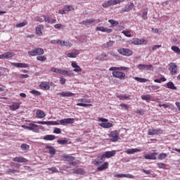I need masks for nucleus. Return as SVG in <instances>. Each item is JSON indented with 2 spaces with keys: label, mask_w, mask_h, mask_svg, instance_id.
<instances>
[{
  "label": "nucleus",
  "mask_w": 180,
  "mask_h": 180,
  "mask_svg": "<svg viewBox=\"0 0 180 180\" xmlns=\"http://www.w3.org/2000/svg\"><path fill=\"white\" fill-rule=\"evenodd\" d=\"M115 155H116V150L106 151L101 156H98L96 159L93 160L92 164L95 165V167H98L96 171H105V169L109 168V162H103L105 158H112V157H115Z\"/></svg>",
  "instance_id": "obj_1"
},
{
  "label": "nucleus",
  "mask_w": 180,
  "mask_h": 180,
  "mask_svg": "<svg viewBox=\"0 0 180 180\" xmlns=\"http://www.w3.org/2000/svg\"><path fill=\"white\" fill-rule=\"evenodd\" d=\"M98 122H102L103 123H100L99 126L103 127V129H110L113 126V124L108 122L109 120L106 118H101L99 117L98 120Z\"/></svg>",
  "instance_id": "obj_2"
},
{
  "label": "nucleus",
  "mask_w": 180,
  "mask_h": 180,
  "mask_svg": "<svg viewBox=\"0 0 180 180\" xmlns=\"http://www.w3.org/2000/svg\"><path fill=\"white\" fill-rule=\"evenodd\" d=\"M120 134L117 130L112 131L108 134V137L110 139V141L116 143L119 140Z\"/></svg>",
  "instance_id": "obj_3"
},
{
  "label": "nucleus",
  "mask_w": 180,
  "mask_h": 180,
  "mask_svg": "<svg viewBox=\"0 0 180 180\" xmlns=\"http://www.w3.org/2000/svg\"><path fill=\"white\" fill-rule=\"evenodd\" d=\"M29 56H32V57H34L35 56H41L44 54V50L41 48H37L34 50L28 51Z\"/></svg>",
  "instance_id": "obj_4"
},
{
  "label": "nucleus",
  "mask_w": 180,
  "mask_h": 180,
  "mask_svg": "<svg viewBox=\"0 0 180 180\" xmlns=\"http://www.w3.org/2000/svg\"><path fill=\"white\" fill-rule=\"evenodd\" d=\"M117 52L119 54H121L122 56H125L126 57H130V56H133V51L129 49H117Z\"/></svg>",
  "instance_id": "obj_5"
},
{
  "label": "nucleus",
  "mask_w": 180,
  "mask_h": 180,
  "mask_svg": "<svg viewBox=\"0 0 180 180\" xmlns=\"http://www.w3.org/2000/svg\"><path fill=\"white\" fill-rule=\"evenodd\" d=\"M169 71L171 75H176L178 74V66L174 63H171L168 65Z\"/></svg>",
  "instance_id": "obj_6"
},
{
  "label": "nucleus",
  "mask_w": 180,
  "mask_h": 180,
  "mask_svg": "<svg viewBox=\"0 0 180 180\" xmlns=\"http://www.w3.org/2000/svg\"><path fill=\"white\" fill-rule=\"evenodd\" d=\"M112 76L114 78H118V79H125L126 74L123 72H120L118 70H112Z\"/></svg>",
  "instance_id": "obj_7"
},
{
  "label": "nucleus",
  "mask_w": 180,
  "mask_h": 180,
  "mask_svg": "<svg viewBox=\"0 0 180 180\" xmlns=\"http://www.w3.org/2000/svg\"><path fill=\"white\" fill-rule=\"evenodd\" d=\"M120 2H121L120 0H110L104 2L102 6L103 8H109V6H112L113 5H117L118 4H120Z\"/></svg>",
  "instance_id": "obj_8"
},
{
  "label": "nucleus",
  "mask_w": 180,
  "mask_h": 180,
  "mask_svg": "<svg viewBox=\"0 0 180 180\" xmlns=\"http://www.w3.org/2000/svg\"><path fill=\"white\" fill-rule=\"evenodd\" d=\"M38 124H46V126H58L60 124V120L59 122L56 121H38L37 122Z\"/></svg>",
  "instance_id": "obj_9"
},
{
  "label": "nucleus",
  "mask_w": 180,
  "mask_h": 180,
  "mask_svg": "<svg viewBox=\"0 0 180 180\" xmlns=\"http://www.w3.org/2000/svg\"><path fill=\"white\" fill-rule=\"evenodd\" d=\"M164 133V130L161 129L160 128L158 129H152L148 131V136H155L158 134H162Z\"/></svg>",
  "instance_id": "obj_10"
},
{
  "label": "nucleus",
  "mask_w": 180,
  "mask_h": 180,
  "mask_svg": "<svg viewBox=\"0 0 180 180\" xmlns=\"http://www.w3.org/2000/svg\"><path fill=\"white\" fill-rule=\"evenodd\" d=\"M132 44L135 46H139L140 44H147V41L144 39H139V38H134L131 41Z\"/></svg>",
  "instance_id": "obj_11"
},
{
  "label": "nucleus",
  "mask_w": 180,
  "mask_h": 180,
  "mask_svg": "<svg viewBox=\"0 0 180 180\" xmlns=\"http://www.w3.org/2000/svg\"><path fill=\"white\" fill-rule=\"evenodd\" d=\"M15 57V53L13 52H6L2 55H0V60H6Z\"/></svg>",
  "instance_id": "obj_12"
},
{
  "label": "nucleus",
  "mask_w": 180,
  "mask_h": 180,
  "mask_svg": "<svg viewBox=\"0 0 180 180\" xmlns=\"http://www.w3.org/2000/svg\"><path fill=\"white\" fill-rule=\"evenodd\" d=\"M11 64L13 67H15L16 68H29V64L27 63H11Z\"/></svg>",
  "instance_id": "obj_13"
},
{
  "label": "nucleus",
  "mask_w": 180,
  "mask_h": 180,
  "mask_svg": "<svg viewBox=\"0 0 180 180\" xmlns=\"http://www.w3.org/2000/svg\"><path fill=\"white\" fill-rule=\"evenodd\" d=\"M115 178H128L129 179H134V176L130 174H118L114 175Z\"/></svg>",
  "instance_id": "obj_14"
},
{
  "label": "nucleus",
  "mask_w": 180,
  "mask_h": 180,
  "mask_svg": "<svg viewBox=\"0 0 180 180\" xmlns=\"http://www.w3.org/2000/svg\"><path fill=\"white\" fill-rule=\"evenodd\" d=\"M71 66L72 67V68H75L73 70V71L75 72H82V68H81V67H79V65H78V64H77V62L72 61L71 62Z\"/></svg>",
  "instance_id": "obj_15"
},
{
  "label": "nucleus",
  "mask_w": 180,
  "mask_h": 180,
  "mask_svg": "<svg viewBox=\"0 0 180 180\" xmlns=\"http://www.w3.org/2000/svg\"><path fill=\"white\" fill-rule=\"evenodd\" d=\"M20 105H22L21 103H18V102H13L11 105H9L8 108L10 110H18L19 108H20Z\"/></svg>",
  "instance_id": "obj_16"
},
{
  "label": "nucleus",
  "mask_w": 180,
  "mask_h": 180,
  "mask_svg": "<svg viewBox=\"0 0 180 180\" xmlns=\"http://www.w3.org/2000/svg\"><path fill=\"white\" fill-rule=\"evenodd\" d=\"M96 30V32H103L104 33H112V32H113V30L105 28V27H97Z\"/></svg>",
  "instance_id": "obj_17"
},
{
  "label": "nucleus",
  "mask_w": 180,
  "mask_h": 180,
  "mask_svg": "<svg viewBox=\"0 0 180 180\" xmlns=\"http://www.w3.org/2000/svg\"><path fill=\"white\" fill-rule=\"evenodd\" d=\"M129 71V68L124 67V66H121V67H111L109 69V71Z\"/></svg>",
  "instance_id": "obj_18"
},
{
  "label": "nucleus",
  "mask_w": 180,
  "mask_h": 180,
  "mask_svg": "<svg viewBox=\"0 0 180 180\" xmlns=\"http://www.w3.org/2000/svg\"><path fill=\"white\" fill-rule=\"evenodd\" d=\"M134 8V4L130 3L125 6L124 8L122 9V12H130Z\"/></svg>",
  "instance_id": "obj_19"
},
{
  "label": "nucleus",
  "mask_w": 180,
  "mask_h": 180,
  "mask_svg": "<svg viewBox=\"0 0 180 180\" xmlns=\"http://www.w3.org/2000/svg\"><path fill=\"white\" fill-rule=\"evenodd\" d=\"M157 154L158 153H153L150 154H146L143 157L145 160H157Z\"/></svg>",
  "instance_id": "obj_20"
},
{
  "label": "nucleus",
  "mask_w": 180,
  "mask_h": 180,
  "mask_svg": "<svg viewBox=\"0 0 180 180\" xmlns=\"http://www.w3.org/2000/svg\"><path fill=\"white\" fill-rule=\"evenodd\" d=\"M13 161L14 162H28L29 160L23 157L18 156L13 158Z\"/></svg>",
  "instance_id": "obj_21"
},
{
  "label": "nucleus",
  "mask_w": 180,
  "mask_h": 180,
  "mask_svg": "<svg viewBox=\"0 0 180 180\" xmlns=\"http://www.w3.org/2000/svg\"><path fill=\"white\" fill-rule=\"evenodd\" d=\"M39 87L41 89H45V91H47L50 89V83L49 82H42L39 84Z\"/></svg>",
  "instance_id": "obj_22"
},
{
  "label": "nucleus",
  "mask_w": 180,
  "mask_h": 180,
  "mask_svg": "<svg viewBox=\"0 0 180 180\" xmlns=\"http://www.w3.org/2000/svg\"><path fill=\"white\" fill-rule=\"evenodd\" d=\"M63 158L64 159V161H67L69 162L72 161H75V157L71 156L70 155H65V154L63 155Z\"/></svg>",
  "instance_id": "obj_23"
},
{
  "label": "nucleus",
  "mask_w": 180,
  "mask_h": 180,
  "mask_svg": "<svg viewBox=\"0 0 180 180\" xmlns=\"http://www.w3.org/2000/svg\"><path fill=\"white\" fill-rule=\"evenodd\" d=\"M56 43L57 44H60V46H66V47H71V46H72V44L70 43L69 41L63 40H58Z\"/></svg>",
  "instance_id": "obj_24"
},
{
  "label": "nucleus",
  "mask_w": 180,
  "mask_h": 180,
  "mask_svg": "<svg viewBox=\"0 0 180 180\" xmlns=\"http://www.w3.org/2000/svg\"><path fill=\"white\" fill-rule=\"evenodd\" d=\"M28 126L30 127V130H31L32 131H34V133H37L39 131L37 130L39 125L33 124V123H30V124H28Z\"/></svg>",
  "instance_id": "obj_25"
},
{
  "label": "nucleus",
  "mask_w": 180,
  "mask_h": 180,
  "mask_svg": "<svg viewBox=\"0 0 180 180\" xmlns=\"http://www.w3.org/2000/svg\"><path fill=\"white\" fill-rule=\"evenodd\" d=\"M78 54H79V51L76 49L74 52L68 53L67 56L69 58H77Z\"/></svg>",
  "instance_id": "obj_26"
},
{
  "label": "nucleus",
  "mask_w": 180,
  "mask_h": 180,
  "mask_svg": "<svg viewBox=\"0 0 180 180\" xmlns=\"http://www.w3.org/2000/svg\"><path fill=\"white\" fill-rule=\"evenodd\" d=\"M36 116L37 119H44V117L46 116V113L41 110H38L36 112Z\"/></svg>",
  "instance_id": "obj_27"
},
{
  "label": "nucleus",
  "mask_w": 180,
  "mask_h": 180,
  "mask_svg": "<svg viewBox=\"0 0 180 180\" xmlns=\"http://www.w3.org/2000/svg\"><path fill=\"white\" fill-rule=\"evenodd\" d=\"M59 95H61V96L70 98V96H74L75 94L70 91H62L61 93H59Z\"/></svg>",
  "instance_id": "obj_28"
},
{
  "label": "nucleus",
  "mask_w": 180,
  "mask_h": 180,
  "mask_svg": "<svg viewBox=\"0 0 180 180\" xmlns=\"http://www.w3.org/2000/svg\"><path fill=\"white\" fill-rule=\"evenodd\" d=\"M141 149L139 148H130L125 151L127 154H134V153H140Z\"/></svg>",
  "instance_id": "obj_29"
},
{
  "label": "nucleus",
  "mask_w": 180,
  "mask_h": 180,
  "mask_svg": "<svg viewBox=\"0 0 180 180\" xmlns=\"http://www.w3.org/2000/svg\"><path fill=\"white\" fill-rule=\"evenodd\" d=\"M46 148L49 150V153L51 155H56V150L53 146H46Z\"/></svg>",
  "instance_id": "obj_30"
},
{
  "label": "nucleus",
  "mask_w": 180,
  "mask_h": 180,
  "mask_svg": "<svg viewBox=\"0 0 180 180\" xmlns=\"http://www.w3.org/2000/svg\"><path fill=\"white\" fill-rule=\"evenodd\" d=\"M73 174H77V175H84L85 174V170L81 168L75 169H73Z\"/></svg>",
  "instance_id": "obj_31"
},
{
  "label": "nucleus",
  "mask_w": 180,
  "mask_h": 180,
  "mask_svg": "<svg viewBox=\"0 0 180 180\" xmlns=\"http://www.w3.org/2000/svg\"><path fill=\"white\" fill-rule=\"evenodd\" d=\"M115 44V41H109L103 45V49H109L110 47H113Z\"/></svg>",
  "instance_id": "obj_32"
},
{
  "label": "nucleus",
  "mask_w": 180,
  "mask_h": 180,
  "mask_svg": "<svg viewBox=\"0 0 180 180\" xmlns=\"http://www.w3.org/2000/svg\"><path fill=\"white\" fill-rule=\"evenodd\" d=\"M44 28L43 25H38L36 27V33L37 34H38L39 36H41L43 34V32H41V30Z\"/></svg>",
  "instance_id": "obj_33"
},
{
  "label": "nucleus",
  "mask_w": 180,
  "mask_h": 180,
  "mask_svg": "<svg viewBox=\"0 0 180 180\" xmlns=\"http://www.w3.org/2000/svg\"><path fill=\"white\" fill-rule=\"evenodd\" d=\"M44 140H46L47 141H51L53 140H56V136L54 135H46L44 136Z\"/></svg>",
  "instance_id": "obj_34"
},
{
  "label": "nucleus",
  "mask_w": 180,
  "mask_h": 180,
  "mask_svg": "<svg viewBox=\"0 0 180 180\" xmlns=\"http://www.w3.org/2000/svg\"><path fill=\"white\" fill-rule=\"evenodd\" d=\"M167 87L169 88V89H172L173 91H176V86H175V84H174V82H169L167 83Z\"/></svg>",
  "instance_id": "obj_35"
},
{
  "label": "nucleus",
  "mask_w": 180,
  "mask_h": 180,
  "mask_svg": "<svg viewBox=\"0 0 180 180\" xmlns=\"http://www.w3.org/2000/svg\"><path fill=\"white\" fill-rule=\"evenodd\" d=\"M95 22V19H87L86 20L82 21V25H85V26H88V25H91Z\"/></svg>",
  "instance_id": "obj_36"
},
{
  "label": "nucleus",
  "mask_w": 180,
  "mask_h": 180,
  "mask_svg": "<svg viewBox=\"0 0 180 180\" xmlns=\"http://www.w3.org/2000/svg\"><path fill=\"white\" fill-rule=\"evenodd\" d=\"M122 34L125 35L126 37H131V31L127 30L122 32Z\"/></svg>",
  "instance_id": "obj_37"
},
{
  "label": "nucleus",
  "mask_w": 180,
  "mask_h": 180,
  "mask_svg": "<svg viewBox=\"0 0 180 180\" xmlns=\"http://www.w3.org/2000/svg\"><path fill=\"white\" fill-rule=\"evenodd\" d=\"M141 98L143 101H146V102H148L151 99V96L150 94H146L141 96Z\"/></svg>",
  "instance_id": "obj_38"
},
{
  "label": "nucleus",
  "mask_w": 180,
  "mask_h": 180,
  "mask_svg": "<svg viewBox=\"0 0 180 180\" xmlns=\"http://www.w3.org/2000/svg\"><path fill=\"white\" fill-rule=\"evenodd\" d=\"M65 8V11H66V12H71V11H74V6H71V5H65L64 6Z\"/></svg>",
  "instance_id": "obj_39"
},
{
  "label": "nucleus",
  "mask_w": 180,
  "mask_h": 180,
  "mask_svg": "<svg viewBox=\"0 0 180 180\" xmlns=\"http://www.w3.org/2000/svg\"><path fill=\"white\" fill-rule=\"evenodd\" d=\"M134 79L136 81H138V82H148V79H146V78H141V77H135Z\"/></svg>",
  "instance_id": "obj_40"
},
{
  "label": "nucleus",
  "mask_w": 180,
  "mask_h": 180,
  "mask_svg": "<svg viewBox=\"0 0 180 180\" xmlns=\"http://www.w3.org/2000/svg\"><path fill=\"white\" fill-rule=\"evenodd\" d=\"M117 98H118L119 99H120L122 101V99H129V98H130V95H123V94H120V95H117Z\"/></svg>",
  "instance_id": "obj_41"
},
{
  "label": "nucleus",
  "mask_w": 180,
  "mask_h": 180,
  "mask_svg": "<svg viewBox=\"0 0 180 180\" xmlns=\"http://www.w3.org/2000/svg\"><path fill=\"white\" fill-rule=\"evenodd\" d=\"M77 102H82L83 103H91V99H86V98H79L77 100Z\"/></svg>",
  "instance_id": "obj_42"
},
{
  "label": "nucleus",
  "mask_w": 180,
  "mask_h": 180,
  "mask_svg": "<svg viewBox=\"0 0 180 180\" xmlns=\"http://www.w3.org/2000/svg\"><path fill=\"white\" fill-rule=\"evenodd\" d=\"M167 81V78L165 77H160V79H155L154 80V82H156L158 84H161V82H165Z\"/></svg>",
  "instance_id": "obj_43"
},
{
  "label": "nucleus",
  "mask_w": 180,
  "mask_h": 180,
  "mask_svg": "<svg viewBox=\"0 0 180 180\" xmlns=\"http://www.w3.org/2000/svg\"><path fill=\"white\" fill-rule=\"evenodd\" d=\"M27 25V21H23L22 22H20L17 25H15V27L19 28V27H23Z\"/></svg>",
  "instance_id": "obj_44"
},
{
  "label": "nucleus",
  "mask_w": 180,
  "mask_h": 180,
  "mask_svg": "<svg viewBox=\"0 0 180 180\" xmlns=\"http://www.w3.org/2000/svg\"><path fill=\"white\" fill-rule=\"evenodd\" d=\"M77 106H82V108H88V107L92 106V104L78 103H77Z\"/></svg>",
  "instance_id": "obj_45"
},
{
  "label": "nucleus",
  "mask_w": 180,
  "mask_h": 180,
  "mask_svg": "<svg viewBox=\"0 0 180 180\" xmlns=\"http://www.w3.org/2000/svg\"><path fill=\"white\" fill-rule=\"evenodd\" d=\"M172 50L174 53H176V54H180V49H179V47L173 46H172Z\"/></svg>",
  "instance_id": "obj_46"
},
{
  "label": "nucleus",
  "mask_w": 180,
  "mask_h": 180,
  "mask_svg": "<svg viewBox=\"0 0 180 180\" xmlns=\"http://www.w3.org/2000/svg\"><path fill=\"white\" fill-rule=\"evenodd\" d=\"M108 22H109V23H110V25H112V27L114 26H117V25H119V22H117L115 20H109Z\"/></svg>",
  "instance_id": "obj_47"
},
{
  "label": "nucleus",
  "mask_w": 180,
  "mask_h": 180,
  "mask_svg": "<svg viewBox=\"0 0 180 180\" xmlns=\"http://www.w3.org/2000/svg\"><path fill=\"white\" fill-rule=\"evenodd\" d=\"M167 153H160L159 155H158V160H165V158H167Z\"/></svg>",
  "instance_id": "obj_48"
},
{
  "label": "nucleus",
  "mask_w": 180,
  "mask_h": 180,
  "mask_svg": "<svg viewBox=\"0 0 180 180\" xmlns=\"http://www.w3.org/2000/svg\"><path fill=\"white\" fill-rule=\"evenodd\" d=\"M30 94H32V95H35L37 96H40V95H41V93L37 90H32L30 91Z\"/></svg>",
  "instance_id": "obj_49"
},
{
  "label": "nucleus",
  "mask_w": 180,
  "mask_h": 180,
  "mask_svg": "<svg viewBox=\"0 0 180 180\" xmlns=\"http://www.w3.org/2000/svg\"><path fill=\"white\" fill-rule=\"evenodd\" d=\"M157 166L158 167V168L162 169H165V168H167V165H165V163H158Z\"/></svg>",
  "instance_id": "obj_50"
},
{
  "label": "nucleus",
  "mask_w": 180,
  "mask_h": 180,
  "mask_svg": "<svg viewBox=\"0 0 180 180\" xmlns=\"http://www.w3.org/2000/svg\"><path fill=\"white\" fill-rule=\"evenodd\" d=\"M37 60H38V61H46L47 58H46L44 56H39L37 57Z\"/></svg>",
  "instance_id": "obj_51"
},
{
  "label": "nucleus",
  "mask_w": 180,
  "mask_h": 180,
  "mask_svg": "<svg viewBox=\"0 0 180 180\" xmlns=\"http://www.w3.org/2000/svg\"><path fill=\"white\" fill-rule=\"evenodd\" d=\"M57 143L58 144H61L62 146H64V144H68V140H58Z\"/></svg>",
  "instance_id": "obj_52"
},
{
  "label": "nucleus",
  "mask_w": 180,
  "mask_h": 180,
  "mask_svg": "<svg viewBox=\"0 0 180 180\" xmlns=\"http://www.w3.org/2000/svg\"><path fill=\"white\" fill-rule=\"evenodd\" d=\"M51 71H52V72H56V74H60V72H61L60 69L56 68H52L51 69Z\"/></svg>",
  "instance_id": "obj_53"
},
{
  "label": "nucleus",
  "mask_w": 180,
  "mask_h": 180,
  "mask_svg": "<svg viewBox=\"0 0 180 180\" xmlns=\"http://www.w3.org/2000/svg\"><path fill=\"white\" fill-rule=\"evenodd\" d=\"M60 124H62V126H67V118H64L60 120Z\"/></svg>",
  "instance_id": "obj_54"
},
{
  "label": "nucleus",
  "mask_w": 180,
  "mask_h": 180,
  "mask_svg": "<svg viewBox=\"0 0 180 180\" xmlns=\"http://www.w3.org/2000/svg\"><path fill=\"white\" fill-rule=\"evenodd\" d=\"M120 106L122 108V109H125V110H129V105L125 103H121Z\"/></svg>",
  "instance_id": "obj_55"
},
{
  "label": "nucleus",
  "mask_w": 180,
  "mask_h": 180,
  "mask_svg": "<svg viewBox=\"0 0 180 180\" xmlns=\"http://www.w3.org/2000/svg\"><path fill=\"white\" fill-rule=\"evenodd\" d=\"M20 147L24 150H29V148H30V146L27 144H25V143L22 144Z\"/></svg>",
  "instance_id": "obj_56"
},
{
  "label": "nucleus",
  "mask_w": 180,
  "mask_h": 180,
  "mask_svg": "<svg viewBox=\"0 0 180 180\" xmlns=\"http://www.w3.org/2000/svg\"><path fill=\"white\" fill-rule=\"evenodd\" d=\"M34 20L35 22H39L40 23H41L42 22H44V20H43V18H41V17L39 16H37L34 18Z\"/></svg>",
  "instance_id": "obj_57"
},
{
  "label": "nucleus",
  "mask_w": 180,
  "mask_h": 180,
  "mask_svg": "<svg viewBox=\"0 0 180 180\" xmlns=\"http://www.w3.org/2000/svg\"><path fill=\"white\" fill-rule=\"evenodd\" d=\"M150 89L152 91H155L157 92L158 91V89H160V86H156V85L150 86Z\"/></svg>",
  "instance_id": "obj_58"
},
{
  "label": "nucleus",
  "mask_w": 180,
  "mask_h": 180,
  "mask_svg": "<svg viewBox=\"0 0 180 180\" xmlns=\"http://www.w3.org/2000/svg\"><path fill=\"white\" fill-rule=\"evenodd\" d=\"M48 171H51L52 174L58 172V169H57L55 167L48 168Z\"/></svg>",
  "instance_id": "obj_59"
},
{
  "label": "nucleus",
  "mask_w": 180,
  "mask_h": 180,
  "mask_svg": "<svg viewBox=\"0 0 180 180\" xmlns=\"http://www.w3.org/2000/svg\"><path fill=\"white\" fill-rule=\"evenodd\" d=\"M74 122H75V118H67L68 124H73Z\"/></svg>",
  "instance_id": "obj_60"
},
{
  "label": "nucleus",
  "mask_w": 180,
  "mask_h": 180,
  "mask_svg": "<svg viewBox=\"0 0 180 180\" xmlns=\"http://www.w3.org/2000/svg\"><path fill=\"white\" fill-rule=\"evenodd\" d=\"M43 17H44V22H46V23H50L51 18H50L49 16L43 15Z\"/></svg>",
  "instance_id": "obj_61"
},
{
  "label": "nucleus",
  "mask_w": 180,
  "mask_h": 180,
  "mask_svg": "<svg viewBox=\"0 0 180 180\" xmlns=\"http://www.w3.org/2000/svg\"><path fill=\"white\" fill-rule=\"evenodd\" d=\"M16 172H19V171L16 169H8L7 170V174H15Z\"/></svg>",
  "instance_id": "obj_62"
},
{
  "label": "nucleus",
  "mask_w": 180,
  "mask_h": 180,
  "mask_svg": "<svg viewBox=\"0 0 180 180\" xmlns=\"http://www.w3.org/2000/svg\"><path fill=\"white\" fill-rule=\"evenodd\" d=\"M53 133L55 134H60L61 129H60V128H54Z\"/></svg>",
  "instance_id": "obj_63"
},
{
  "label": "nucleus",
  "mask_w": 180,
  "mask_h": 180,
  "mask_svg": "<svg viewBox=\"0 0 180 180\" xmlns=\"http://www.w3.org/2000/svg\"><path fill=\"white\" fill-rule=\"evenodd\" d=\"M146 65L139 64L137 65L139 70H145Z\"/></svg>",
  "instance_id": "obj_64"
}]
</instances>
